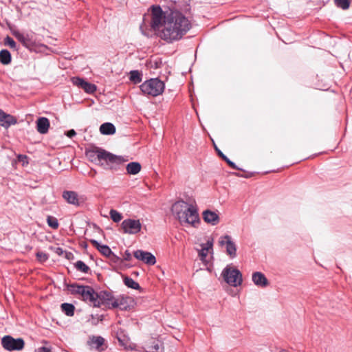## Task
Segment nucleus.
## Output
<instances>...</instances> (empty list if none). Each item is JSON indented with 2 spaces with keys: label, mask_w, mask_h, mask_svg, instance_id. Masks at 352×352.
<instances>
[{
  "label": "nucleus",
  "mask_w": 352,
  "mask_h": 352,
  "mask_svg": "<svg viewBox=\"0 0 352 352\" xmlns=\"http://www.w3.org/2000/svg\"><path fill=\"white\" fill-rule=\"evenodd\" d=\"M72 82L74 85L82 89L84 85L83 83H85V80L82 78H78V77H73L71 79Z\"/></svg>",
  "instance_id": "72a5a7b5"
},
{
  "label": "nucleus",
  "mask_w": 352,
  "mask_h": 352,
  "mask_svg": "<svg viewBox=\"0 0 352 352\" xmlns=\"http://www.w3.org/2000/svg\"><path fill=\"white\" fill-rule=\"evenodd\" d=\"M171 210L182 225L189 224L195 227L199 222L196 204H188L183 200H179L172 206Z\"/></svg>",
  "instance_id": "7ed1b4c3"
},
{
  "label": "nucleus",
  "mask_w": 352,
  "mask_h": 352,
  "mask_svg": "<svg viewBox=\"0 0 352 352\" xmlns=\"http://www.w3.org/2000/svg\"><path fill=\"white\" fill-rule=\"evenodd\" d=\"M141 164L137 162H130L126 165V172L129 175H136L141 170Z\"/></svg>",
  "instance_id": "4be33fe9"
},
{
  "label": "nucleus",
  "mask_w": 352,
  "mask_h": 352,
  "mask_svg": "<svg viewBox=\"0 0 352 352\" xmlns=\"http://www.w3.org/2000/svg\"><path fill=\"white\" fill-rule=\"evenodd\" d=\"M109 214L111 219L116 223L120 222L122 219V214L113 209L110 210Z\"/></svg>",
  "instance_id": "c756f323"
},
{
  "label": "nucleus",
  "mask_w": 352,
  "mask_h": 352,
  "mask_svg": "<svg viewBox=\"0 0 352 352\" xmlns=\"http://www.w3.org/2000/svg\"><path fill=\"white\" fill-rule=\"evenodd\" d=\"M130 80L135 84L140 83L142 81V74L138 70L130 72Z\"/></svg>",
  "instance_id": "cd10ccee"
},
{
  "label": "nucleus",
  "mask_w": 352,
  "mask_h": 352,
  "mask_svg": "<svg viewBox=\"0 0 352 352\" xmlns=\"http://www.w3.org/2000/svg\"><path fill=\"white\" fill-rule=\"evenodd\" d=\"M73 265L76 271L82 274H88L91 272L90 267L82 261H77Z\"/></svg>",
  "instance_id": "5701e85b"
},
{
  "label": "nucleus",
  "mask_w": 352,
  "mask_h": 352,
  "mask_svg": "<svg viewBox=\"0 0 352 352\" xmlns=\"http://www.w3.org/2000/svg\"><path fill=\"white\" fill-rule=\"evenodd\" d=\"M117 338L122 345H124L125 342L128 340V338L125 336H122L121 334H119L118 332L117 333Z\"/></svg>",
  "instance_id": "58836bf2"
},
{
  "label": "nucleus",
  "mask_w": 352,
  "mask_h": 352,
  "mask_svg": "<svg viewBox=\"0 0 352 352\" xmlns=\"http://www.w3.org/2000/svg\"><path fill=\"white\" fill-rule=\"evenodd\" d=\"M76 134V133L74 129L67 131V138H72V137L75 136Z\"/></svg>",
  "instance_id": "79ce46f5"
},
{
  "label": "nucleus",
  "mask_w": 352,
  "mask_h": 352,
  "mask_svg": "<svg viewBox=\"0 0 352 352\" xmlns=\"http://www.w3.org/2000/svg\"><path fill=\"white\" fill-rule=\"evenodd\" d=\"M91 243L104 256L110 257L111 255L114 256L111 250L107 245H101L95 239L90 240Z\"/></svg>",
  "instance_id": "f3484780"
},
{
  "label": "nucleus",
  "mask_w": 352,
  "mask_h": 352,
  "mask_svg": "<svg viewBox=\"0 0 352 352\" xmlns=\"http://www.w3.org/2000/svg\"><path fill=\"white\" fill-rule=\"evenodd\" d=\"M124 259L125 261H130L131 259V254L128 250L125 251L124 252Z\"/></svg>",
  "instance_id": "a19ab883"
},
{
  "label": "nucleus",
  "mask_w": 352,
  "mask_h": 352,
  "mask_svg": "<svg viewBox=\"0 0 352 352\" xmlns=\"http://www.w3.org/2000/svg\"><path fill=\"white\" fill-rule=\"evenodd\" d=\"M215 149L219 155L230 167H232L234 169L236 170H240L239 167L231 160H229V158L227 157L217 146H215Z\"/></svg>",
  "instance_id": "bb28decb"
},
{
  "label": "nucleus",
  "mask_w": 352,
  "mask_h": 352,
  "mask_svg": "<svg viewBox=\"0 0 352 352\" xmlns=\"http://www.w3.org/2000/svg\"><path fill=\"white\" fill-rule=\"evenodd\" d=\"M63 197L66 199V191L63 192Z\"/></svg>",
  "instance_id": "a18cd8bd"
},
{
  "label": "nucleus",
  "mask_w": 352,
  "mask_h": 352,
  "mask_svg": "<svg viewBox=\"0 0 352 352\" xmlns=\"http://www.w3.org/2000/svg\"><path fill=\"white\" fill-rule=\"evenodd\" d=\"M168 12L164 13L159 6H153L151 7V26L154 30H158L160 27L163 28L164 16Z\"/></svg>",
  "instance_id": "6e6552de"
},
{
  "label": "nucleus",
  "mask_w": 352,
  "mask_h": 352,
  "mask_svg": "<svg viewBox=\"0 0 352 352\" xmlns=\"http://www.w3.org/2000/svg\"><path fill=\"white\" fill-rule=\"evenodd\" d=\"M71 256H72V253H70V252H67V260H68V259H70Z\"/></svg>",
  "instance_id": "c03bdc74"
},
{
  "label": "nucleus",
  "mask_w": 352,
  "mask_h": 352,
  "mask_svg": "<svg viewBox=\"0 0 352 352\" xmlns=\"http://www.w3.org/2000/svg\"><path fill=\"white\" fill-rule=\"evenodd\" d=\"M1 345L7 351H21L25 346L23 338H14L11 336H5L1 339Z\"/></svg>",
  "instance_id": "0eeeda50"
},
{
  "label": "nucleus",
  "mask_w": 352,
  "mask_h": 352,
  "mask_svg": "<svg viewBox=\"0 0 352 352\" xmlns=\"http://www.w3.org/2000/svg\"><path fill=\"white\" fill-rule=\"evenodd\" d=\"M50 248L52 251H53L54 253H56L58 256H60L63 254V250L60 247L51 246Z\"/></svg>",
  "instance_id": "e433bc0d"
},
{
  "label": "nucleus",
  "mask_w": 352,
  "mask_h": 352,
  "mask_svg": "<svg viewBox=\"0 0 352 352\" xmlns=\"http://www.w3.org/2000/svg\"><path fill=\"white\" fill-rule=\"evenodd\" d=\"M204 220L212 226L217 225L219 222V217L216 212L206 210L202 213Z\"/></svg>",
  "instance_id": "ddd939ff"
},
{
  "label": "nucleus",
  "mask_w": 352,
  "mask_h": 352,
  "mask_svg": "<svg viewBox=\"0 0 352 352\" xmlns=\"http://www.w3.org/2000/svg\"><path fill=\"white\" fill-rule=\"evenodd\" d=\"M133 255L138 260L142 261L148 265H153L156 263V258L155 256L151 252L139 250L134 252Z\"/></svg>",
  "instance_id": "9b49d317"
},
{
  "label": "nucleus",
  "mask_w": 352,
  "mask_h": 352,
  "mask_svg": "<svg viewBox=\"0 0 352 352\" xmlns=\"http://www.w3.org/2000/svg\"><path fill=\"white\" fill-rule=\"evenodd\" d=\"M72 82L74 85L82 89L84 85L83 83H85V80L82 78H78V77H73L71 79Z\"/></svg>",
  "instance_id": "473e14b6"
},
{
  "label": "nucleus",
  "mask_w": 352,
  "mask_h": 352,
  "mask_svg": "<svg viewBox=\"0 0 352 352\" xmlns=\"http://www.w3.org/2000/svg\"><path fill=\"white\" fill-rule=\"evenodd\" d=\"M50 128V122L47 118L42 117L36 121V129L38 133L45 134Z\"/></svg>",
  "instance_id": "a211bd4d"
},
{
  "label": "nucleus",
  "mask_w": 352,
  "mask_h": 352,
  "mask_svg": "<svg viewBox=\"0 0 352 352\" xmlns=\"http://www.w3.org/2000/svg\"><path fill=\"white\" fill-rule=\"evenodd\" d=\"M144 349L145 352H158L160 349L159 341L153 339L150 340L146 342Z\"/></svg>",
  "instance_id": "412c9836"
},
{
  "label": "nucleus",
  "mask_w": 352,
  "mask_h": 352,
  "mask_svg": "<svg viewBox=\"0 0 352 352\" xmlns=\"http://www.w3.org/2000/svg\"><path fill=\"white\" fill-rule=\"evenodd\" d=\"M201 249L199 251V256L201 261H204L208 256L210 250L212 249L213 239H209L206 243L201 244Z\"/></svg>",
  "instance_id": "6ab92c4d"
},
{
  "label": "nucleus",
  "mask_w": 352,
  "mask_h": 352,
  "mask_svg": "<svg viewBox=\"0 0 352 352\" xmlns=\"http://www.w3.org/2000/svg\"><path fill=\"white\" fill-rule=\"evenodd\" d=\"M219 243L221 246L226 245V253L232 258L236 256V246L232 237L229 235H224L219 238Z\"/></svg>",
  "instance_id": "9d476101"
},
{
  "label": "nucleus",
  "mask_w": 352,
  "mask_h": 352,
  "mask_svg": "<svg viewBox=\"0 0 352 352\" xmlns=\"http://www.w3.org/2000/svg\"><path fill=\"white\" fill-rule=\"evenodd\" d=\"M89 345L98 351H102L105 349L103 347L104 339L101 336H92L88 341Z\"/></svg>",
  "instance_id": "4468645a"
},
{
  "label": "nucleus",
  "mask_w": 352,
  "mask_h": 352,
  "mask_svg": "<svg viewBox=\"0 0 352 352\" xmlns=\"http://www.w3.org/2000/svg\"><path fill=\"white\" fill-rule=\"evenodd\" d=\"M191 28V23L188 17L177 10H170L164 16L163 28L160 37L167 43L177 41Z\"/></svg>",
  "instance_id": "f257e3e1"
},
{
  "label": "nucleus",
  "mask_w": 352,
  "mask_h": 352,
  "mask_svg": "<svg viewBox=\"0 0 352 352\" xmlns=\"http://www.w3.org/2000/svg\"><path fill=\"white\" fill-rule=\"evenodd\" d=\"M35 352H51L50 349L45 346L38 347L35 350Z\"/></svg>",
  "instance_id": "ea45409f"
},
{
  "label": "nucleus",
  "mask_w": 352,
  "mask_h": 352,
  "mask_svg": "<svg viewBox=\"0 0 352 352\" xmlns=\"http://www.w3.org/2000/svg\"><path fill=\"white\" fill-rule=\"evenodd\" d=\"M60 307L62 311L66 314V302L62 303Z\"/></svg>",
  "instance_id": "37998d69"
},
{
  "label": "nucleus",
  "mask_w": 352,
  "mask_h": 352,
  "mask_svg": "<svg viewBox=\"0 0 352 352\" xmlns=\"http://www.w3.org/2000/svg\"><path fill=\"white\" fill-rule=\"evenodd\" d=\"M16 123V119L10 114H6L1 110H0V125L8 128L12 124Z\"/></svg>",
  "instance_id": "2eb2a0df"
},
{
  "label": "nucleus",
  "mask_w": 352,
  "mask_h": 352,
  "mask_svg": "<svg viewBox=\"0 0 352 352\" xmlns=\"http://www.w3.org/2000/svg\"><path fill=\"white\" fill-rule=\"evenodd\" d=\"M0 62L3 65H8L11 62V54L7 50L0 51Z\"/></svg>",
  "instance_id": "393cba45"
},
{
  "label": "nucleus",
  "mask_w": 352,
  "mask_h": 352,
  "mask_svg": "<svg viewBox=\"0 0 352 352\" xmlns=\"http://www.w3.org/2000/svg\"><path fill=\"white\" fill-rule=\"evenodd\" d=\"M124 283L125 285H126L128 287L134 289H140V285L135 282L133 278L125 276L124 278Z\"/></svg>",
  "instance_id": "a878e982"
},
{
  "label": "nucleus",
  "mask_w": 352,
  "mask_h": 352,
  "mask_svg": "<svg viewBox=\"0 0 352 352\" xmlns=\"http://www.w3.org/2000/svg\"><path fill=\"white\" fill-rule=\"evenodd\" d=\"M5 44L8 45L10 48L16 50V45L15 41L10 36H7L5 38Z\"/></svg>",
  "instance_id": "c9c22d12"
},
{
  "label": "nucleus",
  "mask_w": 352,
  "mask_h": 352,
  "mask_svg": "<svg viewBox=\"0 0 352 352\" xmlns=\"http://www.w3.org/2000/svg\"><path fill=\"white\" fill-rule=\"evenodd\" d=\"M67 291L79 295L84 301L95 307L104 306L107 308H117L122 305L121 300L115 298L110 292H96L88 285H67Z\"/></svg>",
  "instance_id": "f03ea898"
},
{
  "label": "nucleus",
  "mask_w": 352,
  "mask_h": 352,
  "mask_svg": "<svg viewBox=\"0 0 352 352\" xmlns=\"http://www.w3.org/2000/svg\"><path fill=\"white\" fill-rule=\"evenodd\" d=\"M221 275L230 286L237 287L242 283V274L237 269H232L228 265L223 269Z\"/></svg>",
  "instance_id": "423d86ee"
},
{
  "label": "nucleus",
  "mask_w": 352,
  "mask_h": 352,
  "mask_svg": "<svg viewBox=\"0 0 352 352\" xmlns=\"http://www.w3.org/2000/svg\"><path fill=\"white\" fill-rule=\"evenodd\" d=\"M47 222L48 226L53 229H56L58 227V220L54 217L48 216L47 218Z\"/></svg>",
  "instance_id": "2f4dec72"
},
{
  "label": "nucleus",
  "mask_w": 352,
  "mask_h": 352,
  "mask_svg": "<svg viewBox=\"0 0 352 352\" xmlns=\"http://www.w3.org/2000/svg\"><path fill=\"white\" fill-rule=\"evenodd\" d=\"M83 85L82 89L88 94H93L96 90V86L94 84L86 81Z\"/></svg>",
  "instance_id": "7c9ffc66"
},
{
  "label": "nucleus",
  "mask_w": 352,
  "mask_h": 352,
  "mask_svg": "<svg viewBox=\"0 0 352 352\" xmlns=\"http://www.w3.org/2000/svg\"><path fill=\"white\" fill-rule=\"evenodd\" d=\"M12 34L18 39L24 46L28 47L30 44V40L28 35L19 32V31H12Z\"/></svg>",
  "instance_id": "b1692460"
},
{
  "label": "nucleus",
  "mask_w": 352,
  "mask_h": 352,
  "mask_svg": "<svg viewBox=\"0 0 352 352\" xmlns=\"http://www.w3.org/2000/svg\"><path fill=\"white\" fill-rule=\"evenodd\" d=\"M36 256L37 260L40 263H43L45 261H46L49 258L48 254L45 252H38L36 254Z\"/></svg>",
  "instance_id": "f704fd0d"
},
{
  "label": "nucleus",
  "mask_w": 352,
  "mask_h": 352,
  "mask_svg": "<svg viewBox=\"0 0 352 352\" xmlns=\"http://www.w3.org/2000/svg\"><path fill=\"white\" fill-rule=\"evenodd\" d=\"M95 174H96V171H94V173H93V175H91V176H94V175H95Z\"/></svg>",
  "instance_id": "49530a36"
},
{
  "label": "nucleus",
  "mask_w": 352,
  "mask_h": 352,
  "mask_svg": "<svg viewBox=\"0 0 352 352\" xmlns=\"http://www.w3.org/2000/svg\"><path fill=\"white\" fill-rule=\"evenodd\" d=\"M252 279L253 283L258 287H265L268 285V280L265 276L260 272H256L252 274Z\"/></svg>",
  "instance_id": "dca6fc26"
},
{
  "label": "nucleus",
  "mask_w": 352,
  "mask_h": 352,
  "mask_svg": "<svg viewBox=\"0 0 352 352\" xmlns=\"http://www.w3.org/2000/svg\"><path fill=\"white\" fill-rule=\"evenodd\" d=\"M85 198L74 191H67V204L80 207L85 204Z\"/></svg>",
  "instance_id": "f8f14e48"
},
{
  "label": "nucleus",
  "mask_w": 352,
  "mask_h": 352,
  "mask_svg": "<svg viewBox=\"0 0 352 352\" xmlns=\"http://www.w3.org/2000/svg\"><path fill=\"white\" fill-rule=\"evenodd\" d=\"M334 3L338 8L342 10H346L350 6V0H334Z\"/></svg>",
  "instance_id": "c85d7f7f"
},
{
  "label": "nucleus",
  "mask_w": 352,
  "mask_h": 352,
  "mask_svg": "<svg viewBox=\"0 0 352 352\" xmlns=\"http://www.w3.org/2000/svg\"><path fill=\"white\" fill-rule=\"evenodd\" d=\"M100 132L103 135H113L116 133V127L112 123L105 122L100 125Z\"/></svg>",
  "instance_id": "aec40b11"
},
{
  "label": "nucleus",
  "mask_w": 352,
  "mask_h": 352,
  "mask_svg": "<svg viewBox=\"0 0 352 352\" xmlns=\"http://www.w3.org/2000/svg\"><path fill=\"white\" fill-rule=\"evenodd\" d=\"M140 87L144 95L155 97L162 94L165 85L163 81L155 78L144 81Z\"/></svg>",
  "instance_id": "39448f33"
},
{
  "label": "nucleus",
  "mask_w": 352,
  "mask_h": 352,
  "mask_svg": "<svg viewBox=\"0 0 352 352\" xmlns=\"http://www.w3.org/2000/svg\"><path fill=\"white\" fill-rule=\"evenodd\" d=\"M121 227L124 233L135 234L140 232L142 223L138 219H127L122 222Z\"/></svg>",
  "instance_id": "1a4fd4ad"
},
{
  "label": "nucleus",
  "mask_w": 352,
  "mask_h": 352,
  "mask_svg": "<svg viewBox=\"0 0 352 352\" xmlns=\"http://www.w3.org/2000/svg\"><path fill=\"white\" fill-rule=\"evenodd\" d=\"M74 310L75 307L71 303H67V316H74Z\"/></svg>",
  "instance_id": "4c0bfd02"
},
{
  "label": "nucleus",
  "mask_w": 352,
  "mask_h": 352,
  "mask_svg": "<svg viewBox=\"0 0 352 352\" xmlns=\"http://www.w3.org/2000/svg\"><path fill=\"white\" fill-rule=\"evenodd\" d=\"M86 156L91 162L100 164L104 168H112L114 164H120L128 160L98 147L87 151Z\"/></svg>",
  "instance_id": "20e7f679"
}]
</instances>
